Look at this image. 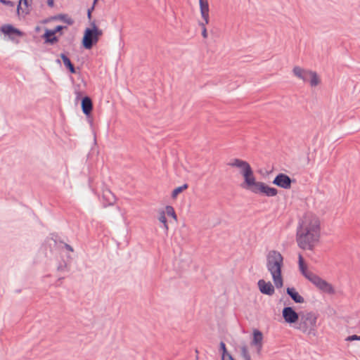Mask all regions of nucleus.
<instances>
[{"instance_id": "7ed1b4c3", "label": "nucleus", "mask_w": 360, "mask_h": 360, "mask_svg": "<svg viewBox=\"0 0 360 360\" xmlns=\"http://www.w3.org/2000/svg\"><path fill=\"white\" fill-rule=\"evenodd\" d=\"M283 266V257L276 250H270L266 255V268L271 275L273 282L277 288L283 285L282 276V267Z\"/></svg>"}, {"instance_id": "2f4dec72", "label": "nucleus", "mask_w": 360, "mask_h": 360, "mask_svg": "<svg viewBox=\"0 0 360 360\" xmlns=\"http://www.w3.org/2000/svg\"><path fill=\"white\" fill-rule=\"evenodd\" d=\"M65 248L67 250H68L69 251H70V252L73 251V248L70 245L65 244Z\"/></svg>"}, {"instance_id": "dca6fc26", "label": "nucleus", "mask_w": 360, "mask_h": 360, "mask_svg": "<svg viewBox=\"0 0 360 360\" xmlns=\"http://www.w3.org/2000/svg\"><path fill=\"white\" fill-rule=\"evenodd\" d=\"M103 198L105 202V206L113 205L116 202L115 195L108 188L103 190Z\"/></svg>"}, {"instance_id": "423d86ee", "label": "nucleus", "mask_w": 360, "mask_h": 360, "mask_svg": "<svg viewBox=\"0 0 360 360\" xmlns=\"http://www.w3.org/2000/svg\"><path fill=\"white\" fill-rule=\"evenodd\" d=\"M91 28H86L82 39L83 46L86 49H91L103 35V31L99 29L94 22L91 23Z\"/></svg>"}, {"instance_id": "ddd939ff", "label": "nucleus", "mask_w": 360, "mask_h": 360, "mask_svg": "<svg viewBox=\"0 0 360 360\" xmlns=\"http://www.w3.org/2000/svg\"><path fill=\"white\" fill-rule=\"evenodd\" d=\"M321 82V80L318 74L315 71L310 70L307 76V79L304 81V83H309L311 87H315L319 85Z\"/></svg>"}, {"instance_id": "72a5a7b5", "label": "nucleus", "mask_w": 360, "mask_h": 360, "mask_svg": "<svg viewBox=\"0 0 360 360\" xmlns=\"http://www.w3.org/2000/svg\"><path fill=\"white\" fill-rule=\"evenodd\" d=\"M98 0H94L93 6L94 8L95 7V5L96 4Z\"/></svg>"}, {"instance_id": "20e7f679", "label": "nucleus", "mask_w": 360, "mask_h": 360, "mask_svg": "<svg viewBox=\"0 0 360 360\" xmlns=\"http://www.w3.org/2000/svg\"><path fill=\"white\" fill-rule=\"evenodd\" d=\"M299 269L302 274L319 290L330 295L335 293V290L332 284L307 269V265L301 255H299Z\"/></svg>"}, {"instance_id": "0eeeda50", "label": "nucleus", "mask_w": 360, "mask_h": 360, "mask_svg": "<svg viewBox=\"0 0 360 360\" xmlns=\"http://www.w3.org/2000/svg\"><path fill=\"white\" fill-rule=\"evenodd\" d=\"M199 7L201 17L203 22L200 23L202 27V36L204 39L207 38L206 25L210 22V6L208 0H199Z\"/></svg>"}, {"instance_id": "f03ea898", "label": "nucleus", "mask_w": 360, "mask_h": 360, "mask_svg": "<svg viewBox=\"0 0 360 360\" xmlns=\"http://www.w3.org/2000/svg\"><path fill=\"white\" fill-rule=\"evenodd\" d=\"M229 165L237 168L243 178L240 184L242 188L255 194H262L268 197H274L278 194V191L265 183L257 181L250 165L245 160L235 158L231 160Z\"/></svg>"}, {"instance_id": "aec40b11", "label": "nucleus", "mask_w": 360, "mask_h": 360, "mask_svg": "<svg viewBox=\"0 0 360 360\" xmlns=\"http://www.w3.org/2000/svg\"><path fill=\"white\" fill-rule=\"evenodd\" d=\"M44 37L47 42L51 44L58 41L57 38L55 37V33L52 30H46Z\"/></svg>"}, {"instance_id": "c85d7f7f", "label": "nucleus", "mask_w": 360, "mask_h": 360, "mask_svg": "<svg viewBox=\"0 0 360 360\" xmlns=\"http://www.w3.org/2000/svg\"><path fill=\"white\" fill-rule=\"evenodd\" d=\"M0 2L3 4L13 7L14 4L12 1H6V0H0Z\"/></svg>"}, {"instance_id": "a878e982", "label": "nucleus", "mask_w": 360, "mask_h": 360, "mask_svg": "<svg viewBox=\"0 0 360 360\" xmlns=\"http://www.w3.org/2000/svg\"><path fill=\"white\" fill-rule=\"evenodd\" d=\"M241 355L243 360H251L248 349L245 346L241 347Z\"/></svg>"}, {"instance_id": "412c9836", "label": "nucleus", "mask_w": 360, "mask_h": 360, "mask_svg": "<svg viewBox=\"0 0 360 360\" xmlns=\"http://www.w3.org/2000/svg\"><path fill=\"white\" fill-rule=\"evenodd\" d=\"M64 65L69 69L71 73H75V69L70 60L64 54H60Z\"/></svg>"}, {"instance_id": "6ab92c4d", "label": "nucleus", "mask_w": 360, "mask_h": 360, "mask_svg": "<svg viewBox=\"0 0 360 360\" xmlns=\"http://www.w3.org/2000/svg\"><path fill=\"white\" fill-rule=\"evenodd\" d=\"M93 105L92 101L89 97H84L82 101V109L83 112L89 115L92 111Z\"/></svg>"}, {"instance_id": "b1692460", "label": "nucleus", "mask_w": 360, "mask_h": 360, "mask_svg": "<svg viewBox=\"0 0 360 360\" xmlns=\"http://www.w3.org/2000/svg\"><path fill=\"white\" fill-rule=\"evenodd\" d=\"M158 220L163 224V226L165 229V230L167 231L169 229V226L167 221L165 211L161 210L159 212Z\"/></svg>"}, {"instance_id": "2eb2a0df", "label": "nucleus", "mask_w": 360, "mask_h": 360, "mask_svg": "<svg viewBox=\"0 0 360 360\" xmlns=\"http://www.w3.org/2000/svg\"><path fill=\"white\" fill-rule=\"evenodd\" d=\"M309 71L310 70L304 69L300 66H295L292 70L293 75L303 82L306 80Z\"/></svg>"}, {"instance_id": "39448f33", "label": "nucleus", "mask_w": 360, "mask_h": 360, "mask_svg": "<svg viewBox=\"0 0 360 360\" xmlns=\"http://www.w3.org/2000/svg\"><path fill=\"white\" fill-rule=\"evenodd\" d=\"M317 316L312 311L301 312L295 329L307 335H314L317 328Z\"/></svg>"}, {"instance_id": "4be33fe9", "label": "nucleus", "mask_w": 360, "mask_h": 360, "mask_svg": "<svg viewBox=\"0 0 360 360\" xmlns=\"http://www.w3.org/2000/svg\"><path fill=\"white\" fill-rule=\"evenodd\" d=\"M164 211H165L166 215L171 217L175 221H177V220H178L177 215H176L173 207H172L170 205H167L165 207Z\"/></svg>"}, {"instance_id": "9b49d317", "label": "nucleus", "mask_w": 360, "mask_h": 360, "mask_svg": "<svg viewBox=\"0 0 360 360\" xmlns=\"http://www.w3.org/2000/svg\"><path fill=\"white\" fill-rule=\"evenodd\" d=\"M257 285L260 292L263 294L272 295L275 292L274 287L270 281L261 279L258 281Z\"/></svg>"}, {"instance_id": "bb28decb", "label": "nucleus", "mask_w": 360, "mask_h": 360, "mask_svg": "<svg viewBox=\"0 0 360 360\" xmlns=\"http://www.w3.org/2000/svg\"><path fill=\"white\" fill-rule=\"evenodd\" d=\"M220 349L222 352L221 356H224L225 354H230V353L228 352L226 345L224 342H221L220 343Z\"/></svg>"}, {"instance_id": "473e14b6", "label": "nucleus", "mask_w": 360, "mask_h": 360, "mask_svg": "<svg viewBox=\"0 0 360 360\" xmlns=\"http://www.w3.org/2000/svg\"><path fill=\"white\" fill-rule=\"evenodd\" d=\"M48 3H49V4L50 6H52V5H53V0H49Z\"/></svg>"}, {"instance_id": "6e6552de", "label": "nucleus", "mask_w": 360, "mask_h": 360, "mask_svg": "<svg viewBox=\"0 0 360 360\" xmlns=\"http://www.w3.org/2000/svg\"><path fill=\"white\" fill-rule=\"evenodd\" d=\"M300 316L301 313H297L291 307H285L282 310V316L284 321L292 328H295V325L297 324Z\"/></svg>"}, {"instance_id": "c756f323", "label": "nucleus", "mask_w": 360, "mask_h": 360, "mask_svg": "<svg viewBox=\"0 0 360 360\" xmlns=\"http://www.w3.org/2000/svg\"><path fill=\"white\" fill-rule=\"evenodd\" d=\"M94 6H91V8L88 9L87 16L89 20L91 18V13L94 11Z\"/></svg>"}, {"instance_id": "cd10ccee", "label": "nucleus", "mask_w": 360, "mask_h": 360, "mask_svg": "<svg viewBox=\"0 0 360 360\" xmlns=\"http://www.w3.org/2000/svg\"><path fill=\"white\" fill-rule=\"evenodd\" d=\"M354 340H360V336L357 335H352L350 336H348L346 338V341H354Z\"/></svg>"}, {"instance_id": "4468645a", "label": "nucleus", "mask_w": 360, "mask_h": 360, "mask_svg": "<svg viewBox=\"0 0 360 360\" xmlns=\"http://www.w3.org/2000/svg\"><path fill=\"white\" fill-rule=\"evenodd\" d=\"M321 82V80L318 74L315 71L310 70L307 76V79L304 81V83H309L311 87H315L319 85Z\"/></svg>"}, {"instance_id": "393cba45", "label": "nucleus", "mask_w": 360, "mask_h": 360, "mask_svg": "<svg viewBox=\"0 0 360 360\" xmlns=\"http://www.w3.org/2000/svg\"><path fill=\"white\" fill-rule=\"evenodd\" d=\"M56 18L67 23L68 25H72L74 22L73 20L66 14L58 15Z\"/></svg>"}, {"instance_id": "9d476101", "label": "nucleus", "mask_w": 360, "mask_h": 360, "mask_svg": "<svg viewBox=\"0 0 360 360\" xmlns=\"http://www.w3.org/2000/svg\"><path fill=\"white\" fill-rule=\"evenodd\" d=\"M1 31L6 35H8L11 40H15L18 37L23 36V33L19 30L15 28L11 25H3Z\"/></svg>"}, {"instance_id": "f257e3e1", "label": "nucleus", "mask_w": 360, "mask_h": 360, "mask_svg": "<svg viewBox=\"0 0 360 360\" xmlns=\"http://www.w3.org/2000/svg\"><path fill=\"white\" fill-rule=\"evenodd\" d=\"M321 236L320 218L311 212L304 213L299 219L296 230L297 245L307 250H313Z\"/></svg>"}, {"instance_id": "7c9ffc66", "label": "nucleus", "mask_w": 360, "mask_h": 360, "mask_svg": "<svg viewBox=\"0 0 360 360\" xmlns=\"http://www.w3.org/2000/svg\"><path fill=\"white\" fill-rule=\"evenodd\" d=\"M63 27L62 26L58 25V26L56 27L54 30H53V31L54 32V33L56 34V33H57L58 32H60V30H63Z\"/></svg>"}, {"instance_id": "a211bd4d", "label": "nucleus", "mask_w": 360, "mask_h": 360, "mask_svg": "<svg viewBox=\"0 0 360 360\" xmlns=\"http://www.w3.org/2000/svg\"><path fill=\"white\" fill-rule=\"evenodd\" d=\"M262 333L258 330H255L253 331V338L252 341V345L257 346L259 352L261 350L262 347Z\"/></svg>"}, {"instance_id": "1a4fd4ad", "label": "nucleus", "mask_w": 360, "mask_h": 360, "mask_svg": "<svg viewBox=\"0 0 360 360\" xmlns=\"http://www.w3.org/2000/svg\"><path fill=\"white\" fill-rule=\"evenodd\" d=\"M292 181L290 178L283 173L278 174L274 179L273 184L284 189H289L291 187Z\"/></svg>"}, {"instance_id": "f3484780", "label": "nucleus", "mask_w": 360, "mask_h": 360, "mask_svg": "<svg viewBox=\"0 0 360 360\" xmlns=\"http://www.w3.org/2000/svg\"><path fill=\"white\" fill-rule=\"evenodd\" d=\"M286 292L295 303L302 304L304 302V297L294 288H288Z\"/></svg>"}, {"instance_id": "f8f14e48", "label": "nucleus", "mask_w": 360, "mask_h": 360, "mask_svg": "<svg viewBox=\"0 0 360 360\" xmlns=\"http://www.w3.org/2000/svg\"><path fill=\"white\" fill-rule=\"evenodd\" d=\"M30 0H20L18 7L17 13L19 16H25L30 12Z\"/></svg>"}, {"instance_id": "5701e85b", "label": "nucleus", "mask_w": 360, "mask_h": 360, "mask_svg": "<svg viewBox=\"0 0 360 360\" xmlns=\"http://www.w3.org/2000/svg\"><path fill=\"white\" fill-rule=\"evenodd\" d=\"M188 188V184H185L181 186L174 188L172 193V198L176 199L177 196Z\"/></svg>"}]
</instances>
